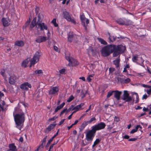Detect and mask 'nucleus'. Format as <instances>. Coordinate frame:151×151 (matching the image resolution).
Wrapping results in <instances>:
<instances>
[{
    "label": "nucleus",
    "mask_w": 151,
    "mask_h": 151,
    "mask_svg": "<svg viewBox=\"0 0 151 151\" xmlns=\"http://www.w3.org/2000/svg\"><path fill=\"white\" fill-rule=\"evenodd\" d=\"M9 147L10 148L9 150H10L12 151H17V150L16 148V147L14 143L10 144L9 145Z\"/></svg>",
    "instance_id": "23"
},
{
    "label": "nucleus",
    "mask_w": 151,
    "mask_h": 151,
    "mask_svg": "<svg viewBox=\"0 0 151 151\" xmlns=\"http://www.w3.org/2000/svg\"><path fill=\"white\" fill-rule=\"evenodd\" d=\"M47 39V37L45 36H39L35 40L36 42L40 43L45 42Z\"/></svg>",
    "instance_id": "15"
},
{
    "label": "nucleus",
    "mask_w": 151,
    "mask_h": 151,
    "mask_svg": "<svg viewBox=\"0 0 151 151\" xmlns=\"http://www.w3.org/2000/svg\"><path fill=\"white\" fill-rule=\"evenodd\" d=\"M80 17L82 23L83 24L85 23V21L86 19V18L84 13H83L82 14L80 15Z\"/></svg>",
    "instance_id": "29"
},
{
    "label": "nucleus",
    "mask_w": 151,
    "mask_h": 151,
    "mask_svg": "<svg viewBox=\"0 0 151 151\" xmlns=\"http://www.w3.org/2000/svg\"><path fill=\"white\" fill-rule=\"evenodd\" d=\"M130 81V80L129 78H127L124 79V83H127Z\"/></svg>",
    "instance_id": "43"
},
{
    "label": "nucleus",
    "mask_w": 151,
    "mask_h": 151,
    "mask_svg": "<svg viewBox=\"0 0 151 151\" xmlns=\"http://www.w3.org/2000/svg\"><path fill=\"white\" fill-rule=\"evenodd\" d=\"M120 59L119 56L116 60L113 61L114 64L115 65L116 67L118 70L119 69V63Z\"/></svg>",
    "instance_id": "16"
},
{
    "label": "nucleus",
    "mask_w": 151,
    "mask_h": 151,
    "mask_svg": "<svg viewBox=\"0 0 151 151\" xmlns=\"http://www.w3.org/2000/svg\"><path fill=\"white\" fill-rule=\"evenodd\" d=\"M66 59L68 61V65L72 66H76L79 65L78 62L76 60L68 56H65Z\"/></svg>",
    "instance_id": "5"
},
{
    "label": "nucleus",
    "mask_w": 151,
    "mask_h": 151,
    "mask_svg": "<svg viewBox=\"0 0 151 151\" xmlns=\"http://www.w3.org/2000/svg\"><path fill=\"white\" fill-rule=\"evenodd\" d=\"M142 86L146 88H151V86H149L147 85L143 84Z\"/></svg>",
    "instance_id": "54"
},
{
    "label": "nucleus",
    "mask_w": 151,
    "mask_h": 151,
    "mask_svg": "<svg viewBox=\"0 0 151 151\" xmlns=\"http://www.w3.org/2000/svg\"><path fill=\"white\" fill-rule=\"evenodd\" d=\"M137 139L136 138H130L129 139H128V141H135L137 140Z\"/></svg>",
    "instance_id": "56"
},
{
    "label": "nucleus",
    "mask_w": 151,
    "mask_h": 151,
    "mask_svg": "<svg viewBox=\"0 0 151 151\" xmlns=\"http://www.w3.org/2000/svg\"><path fill=\"white\" fill-rule=\"evenodd\" d=\"M17 77L14 74L10 76L9 79V83L11 85H14L16 82Z\"/></svg>",
    "instance_id": "12"
},
{
    "label": "nucleus",
    "mask_w": 151,
    "mask_h": 151,
    "mask_svg": "<svg viewBox=\"0 0 151 151\" xmlns=\"http://www.w3.org/2000/svg\"><path fill=\"white\" fill-rule=\"evenodd\" d=\"M37 17H35L31 22L29 29L30 30H32V29L34 27L37 25Z\"/></svg>",
    "instance_id": "19"
},
{
    "label": "nucleus",
    "mask_w": 151,
    "mask_h": 151,
    "mask_svg": "<svg viewBox=\"0 0 151 151\" xmlns=\"http://www.w3.org/2000/svg\"><path fill=\"white\" fill-rule=\"evenodd\" d=\"M126 49L125 47L122 45H116V50L113 54V57L117 56L120 54L123 53Z\"/></svg>",
    "instance_id": "3"
},
{
    "label": "nucleus",
    "mask_w": 151,
    "mask_h": 151,
    "mask_svg": "<svg viewBox=\"0 0 151 151\" xmlns=\"http://www.w3.org/2000/svg\"><path fill=\"white\" fill-rule=\"evenodd\" d=\"M110 51L111 54L115 51L116 45L114 44H111L106 45Z\"/></svg>",
    "instance_id": "17"
},
{
    "label": "nucleus",
    "mask_w": 151,
    "mask_h": 151,
    "mask_svg": "<svg viewBox=\"0 0 151 151\" xmlns=\"http://www.w3.org/2000/svg\"><path fill=\"white\" fill-rule=\"evenodd\" d=\"M40 56V55L38 52L37 51L35 52L33 58L31 60L30 67H31L32 66L34 65L39 61Z\"/></svg>",
    "instance_id": "6"
},
{
    "label": "nucleus",
    "mask_w": 151,
    "mask_h": 151,
    "mask_svg": "<svg viewBox=\"0 0 151 151\" xmlns=\"http://www.w3.org/2000/svg\"><path fill=\"white\" fill-rule=\"evenodd\" d=\"M114 96L117 100H119L120 99V96L122 94L121 91L118 90L114 91Z\"/></svg>",
    "instance_id": "14"
},
{
    "label": "nucleus",
    "mask_w": 151,
    "mask_h": 151,
    "mask_svg": "<svg viewBox=\"0 0 151 151\" xmlns=\"http://www.w3.org/2000/svg\"><path fill=\"white\" fill-rule=\"evenodd\" d=\"M132 59L133 62L137 63V62H138L137 61L139 60L138 55L134 56Z\"/></svg>",
    "instance_id": "34"
},
{
    "label": "nucleus",
    "mask_w": 151,
    "mask_h": 151,
    "mask_svg": "<svg viewBox=\"0 0 151 151\" xmlns=\"http://www.w3.org/2000/svg\"><path fill=\"white\" fill-rule=\"evenodd\" d=\"M143 111H148L149 110L148 108H146L145 107L143 108Z\"/></svg>",
    "instance_id": "62"
},
{
    "label": "nucleus",
    "mask_w": 151,
    "mask_h": 151,
    "mask_svg": "<svg viewBox=\"0 0 151 151\" xmlns=\"http://www.w3.org/2000/svg\"><path fill=\"white\" fill-rule=\"evenodd\" d=\"M147 93L149 95L151 93V88H150V89L147 90Z\"/></svg>",
    "instance_id": "60"
},
{
    "label": "nucleus",
    "mask_w": 151,
    "mask_h": 151,
    "mask_svg": "<svg viewBox=\"0 0 151 151\" xmlns=\"http://www.w3.org/2000/svg\"><path fill=\"white\" fill-rule=\"evenodd\" d=\"M28 61L27 60H25L23 61L22 63V65L23 67L25 68L27 67L28 63Z\"/></svg>",
    "instance_id": "31"
},
{
    "label": "nucleus",
    "mask_w": 151,
    "mask_h": 151,
    "mask_svg": "<svg viewBox=\"0 0 151 151\" xmlns=\"http://www.w3.org/2000/svg\"><path fill=\"white\" fill-rule=\"evenodd\" d=\"M114 93V91H109L108 92L107 94V98H109L112 95L113 93Z\"/></svg>",
    "instance_id": "35"
},
{
    "label": "nucleus",
    "mask_w": 151,
    "mask_h": 151,
    "mask_svg": "<svg viewBox=\"0 0 151 151\" xmlns=\"http://www.w3.org/2000/svg\"><path fill=\"white\" fill-rule=\"evenodd\" d=\"M147 71L150 74H151V68L147 67Z\"/></svg>",
    "instance_id": "64"
},
{
    "label": "nucleus",
    "mask_w": 151,
    "mask_h": 151,
    "mask_svg": "<svg viewBox=\"0 0 151 151\" xmlns=\"http://www.w3.org/2000/svg\"><path fill=\"white\" fill-rule=\"evenodd\" d=\"M122 99L124 100L126 102H129L132 100V98L129 96L128 91L126 90L124 91V93L122 96L121 97Z\"/></svg>",
    "instance_id": "9"
},
{
    "label": "nucleus",
    "mask_w": 151,
    "mask_h": 151,
    "mask_svg": "<svg viewBox=\"0 0 151 151\" xmlns=\"http://www.w3.org/2000/svg\"><path fill=\"white\" fill-rule=\"evenodd\" d=\"M58 117L56 116H54L52 118H50L49 119V121H52L55 120Z\"/></svg>",
    "instance_id": "50"
},
{
    "label": "nucleus",
    "mask_w": 151,
    "mask_h": 151,
    "mask_svg": "<svg viewBox=\"0 0 151 151\" xmlns=\"http://www.w3.org/2000/svg\"><path fill=\"white\" fill-rule=\"evenodd\" d=\"M139 128H140V129H142V127L140 126V125H138L136 126L135 128L134 129L137 131Z\"/></svg>",
    "instance_id": "51"
},
{
    "label": "nucleus",
    "mask_w": 151,
    "mask_h": 151,
    "mask_svg": "<svg viewBox=\"0 0 151 151\" xmlns=\"http://www.w3.org/2000/svg\"><path fill=\"white\" fill-rule=\"evenodd\" d=\"M42 19L40 16L39 15L38 17V19L37 20V25L40 28V29L41 31H43L44 30H47V35L49 34H50V32L48 29V27L46 24L44 23H42Z\"/></svg>",
    "instance_id": "4"
},
{
    "label": "nucleus",
    "mask_w": 151,
    "mask_h": 151,
    "mask_svg": "<svg viewBox=\"0 0 151 151\" xmlns=\"http://www.w3.org/2000/svg\"><path fill=\"white\" fill-rule=\"evenodd\" d=\"M73 34L72 32H70L68 34V41L70 42H71L73 40Z\"/></svg>",
    "instance_id": "25"
},
{
    "label": "nucleus",
    "mask_w": 151,
    "mask_h": 151,
    "mask_svg": "<svg viewBox=\"0 0 151 151\" xmlns=\"http://www.w3.org/2000/svg\"><path fill=\"white\" fill-rule=\"evenodd\" d=\"M116 22L119 24L122 25H129L132 24V22L130 20H127L121 18L117 19Z\"/></svg>",
    "instance_id": "7"
},
{
    "label": "nucleus",
    "mask_w": 151,
    "mask_h": 151,
    "mask_svg": "<svg viewBox=\"0 0 151 151\" xmlns=\"http://www.w3.org/2000/svg\"><path fill=\"white\" fill-rule=\"evenodd\" d=\"M84 105V103H81L80 104L74 107L72 110H76L77 111H79L80 108Z\"/></svg>",
    "instance_id": "27"
},
{
    "label": "nucleus",
    "mask_w": 151,
    "mask_h": 151,
    "mask_svg": "<svg viewBox=\"0 0 151 151\" xmlns=\"http://www.w3.org/2000/svg\"><path fill=\"white\" fill-rule=\"evenodd\" d=\"M65 104V103L64 102H63L60 105L58 106L57 107L55 108V111L54 113H56L59 110H60L61 109L63 108Z\"/></svg>",
    "instance_id": "22"
},
{
    "label": "nucleus",
    "mask_w": 151,
    "mask_h": 151,
    "mask_svg": "<svg viewBox=\"0 0 151 151\" xmlns=\"http://www.w3.org/2000/svg\"><path fill=\"white\" fill-rule=\"evenodd\" d=\"M114 120L116 122H118L119 120V118L117 116H115L114 117Z\"/></svg>",
    "instance_id": "61"
},
{
    "label": "nucleus",
    "mask_w": 151,
    "mask_h": 151,
    "mask_svg": "<svg viewBox=\"0 0 151 151\" xmlns=\"http://www.w3.org/2000/svg\"><path fill=\"white\" fill-rule=\"evenodd\" d=\"M53 139L51 137L48 141L47 143L46 146V147H49L51 142L53 141Z\"/></svg>",
    "instance_id": "36"
},
{
    "label": "nucleus",
    "mask_w": 151,
    "mask_h": 151,
    "mask_svg": "<svg viewBox=\"0 0 151 151\" xmlns=\"http://www.w3.org/2000/svg\"><path fill=\"white\" fill-rule=\"evenodd\" d=\"M5 70L4 69H2L1 70L0 73L1 75L3 77L5 76Z\"/></svg>",
    "instance_id": "45"
},
{
    "label": "nucleus",
    "mask_w": 151,
    "mask_h": 151,
    "mask_svg": "<svg viewBox=\"0 0 151 151\" xmlns=\"http://www.w3.org/2000/svg\"><path fill=\"white\" fill-rule=\"evenodd\" d=\"M56 125V124L55 123L50 124L45 130L44 131L45 132V133H48L51 130L54 128Z\"/></svg>",
    "instance_id": "18"
},
{
    "label": "nucleus",
    "mask_w": 151,
    "mask_h": 151,
    "mask_svg": "<svg viewBox=\"0 0 151 151\" xmlns=\"http://www.w3.org/2000/svg\"><path fill=\"white\" fill-rule=\"evenodd\" d=\"M10 20L9 19H6L5 18H3L2 19V22L3 25L4 27H7L8 26L10 23Z\"/></svg>",
    "instance_id": "20"
},
{
    "label": "nucleus",
    "mask_w": 151,
    "mask_h": 151,
    "mask_svg": "<svg viewBox=\"0 0 151 151\" xmlns=\"http://www.w3.org/2000/svg\"><path fill=\"white\" fill-rule=\"evenodd\" d=\"M65 119H62L59 123L58 124V125L59 126H60L61 124H62L64 123L65 121Z\"/></svg>",
    "instance_id": "52"
},
{
    "label": "nucleus",
    "mask_w": 151,
    "mask_h": 151,
    "mask_svg": "<svg viewBox=\"0 0 151 151\" xmlns=\"http://www.w3.org/2000/svg\"><path fill=\"white\" fill-rule=\"evenodd\" d=\"M115 70V68H110L109 69L110 73H112Z\"/></svg>",
    "instance_id": "44"
},
{
    "label": "nucleus",
    "mask_w": 151,
    "mask_h": 151,
    "mask_svg": "<svg viewBox=\"0 0 151 151\" xmlns=\"http://www.w3.org/2000/svg\"><path fill=\"white\" fill-rule=\"evenodd\" d=\"M35 73L36 74H41L43 73V72L42 70H36L35 71Z\"/></svg>",
    "instance_id": "40"
},
{
    "label": "nucleus",
    "mask_w": 151,
    "mask_h": 151,
    "mask_svg": "<svg viewBox=\"0 0 151 151\" xmlns=\"http://www.w3.org/2000/svg\"><path fill=\"white\" fill-rule=\"evenodd\" d=\"M15 45L19 47H22L24 46V42L22 40L17 41L15 43Z\"/></svg>",
    "instance_id": "24"
},
{
    "label": "nucleus",
    "mask_w": 151,
    "mask_h": 151,
    "mask_svg": "<svg viewBox=\"0 0 151 151\" xmlns=\"http://www.w3.org/2000/svg\"><path fill=\"white\" fill-rule=\"evenodd\" d=\"M107 126L108 127L107 129H109V130H110L112 129L113 127H114V123H112V125H107Z\"/></svg>",
    "instance_id": "39"
},
{
    "label": "nucleus",
    "mask_w": 151,
    "mask_h": 151,
    "mask_svg": "<svg viewBox=\"0 0 151 151\" xmlns=\"http://www.w3.org/2000/svg\"><path fill=\"white\" fill-rule=\"evenodd\" d=\"M14 120L16 125V127L21 130L25 121V114L19 104L17 107L14 108L13 113Z\"/></svg>",
    "instance_id": "2"
},
{
    "label": "nucleus",
    "mask_w": 151,
    "mask_h": 151,
    "mask_svg": "<svg viewBox=\"0 0 151 151\" xmlns=\"http://www.w3.org/2000/svg\"><path fill=\"white\" fill-rule=\"evenodd\" d=\"M59 91L58 87H53L51 88L49 91V94L52 95L58 94V92Z\"/></svg>",
    "instance_id": "13"
},
{
    "label": "nucleus",
    "mask_w": 151,
    "mask_h": 151,
    "mask_svg": "<svg viewBox=\"0 0 151 151\" xmlns=\"http://www.w3.org/2000/svg\"><path fill=\"white\" fill-rule=\"evenodd\" d=\"M81 95H82V98L85 97L86 95H85V93L83 92L82 91L81 92Z\"/></svg>",
    "instance_id": "63"
},
{
    "label": "nucleus",
    "mask_w": 151,
    "mask_h": 151,
    "mask_svg": "<svg viewBox=\"0 0 151 151\" xmlns=\"http://www.w3.org/2000/svg\"><path fill=\"white\" fill-rule=\"evenodd\" d=\"M88 124V122L87 121H85L83 122L81 125L80 126V127L79 128V129L80 130V131H82L85 127Z\"/></svg>",
    "instance_id": "21"
},
{
    "label": "nucleus",
    "mask_w": 151,
    "mask_h": 151,
    "mask_svg": "<svg viewBox=\"0 0 151 151\" xmlns=\"http://www.w3.org/2000/svg\"><path fill=\"white\" fill-rule=\"evenodd\" d=\"M101 139H96L94 142L93 145H92V147H93L96 145L98 144L100 142Z\"/></svg>",
    "instance_id": "32"
},
{
    "label": "nucleus",
    "mask_w": 151,
    "mask_h": 151,
    "mask_svg": "<svg viewBox=\"0 0 151 151\" xmlns=\"http://www.w3.org/2000/svg\"><path fill=\"white\" fill-rule=\"evenodd\" d=\"M106 126L105 123L103 122H101L98 124L93 126L91 129L89 130L86 134L85 140L86 141L85 143L83 140L82 141V146L84 147L90 143L92 141L96 131L104 129Z\"/></svg>",
    "instance_id": "1"
},
{
    "label": "nucleus",
    "mask_w": 151,
    "mask_h": 151,
    "mask_svg": "<svg viewBox=\"0 0 151 151\" xmlns=\"http://www.w3.org/2000/svg\"><path fill=\"white\" fill-rule=\"evenodd\" d=\"M118 80L122 83H124V79L121 78H118Z\"/></svg>",
    "instance_id": "46"
},
{
    "label": "nucleus",
    "mask_w": 151,
    "mask_h": 151,
    "mask_svg": "<svg viewBox=\"0 0 151 151\" xmlns=\"http://www.w3.org/2000/svg\"><path fill=\"white\" fill-rule=\"evenodd\" d=\"M123 137L124 139H129V136L128 135H125L124 136H123Z\"/></svg>",
    "instance_id": "57"
},
{
    "label": "nucleus",
    "mask_w": 151,
    "mask_h": 151,
    "mask_svg": "<svg viewBox=\"0 0 151 151\" xmlns=\"http://www.w3.org/2000/svg\"><path fill=\"white\" fill-rule=\"evenodd\" d=\"M20 103L22 104L24 106V108L25 109V110H26V107L27 106L28 104H27L25 103L23 101L21 102Z\"/></svg>",
    "instance_id": "42"
},
{
    "label": "nucleus",
    "mask_w": 151,
    "mask_h": 151,
    "mask_svg": "<svg viewBox=\"0 0 151 151\" xmlns=\"http://www.w3.org/2000/svg\"><path fill=\"white\" fill-rule=\"evenodd\" d=\"M74 97L72 95H71L67 100V101L68 102H70L72 101L74 99Z\"/></svg>",
    "instance_id": "38"
},
{
    "label": "nucleus",
    "mask_w": 151,
    "mask_h": 151,
    "mask_svg": "<svg viewBox=\"0 0 151 151\" xmlns=\"http://www.w3.org/2000/svg\"><path fill=\"white\" fill-rule=\"evenodd\" d=\"M137 132V131L135 129H133L130 131V133L132 134L134 133H135V132Z\"/></svg>",
    "instance_id": "59"
},
{
    "label": "nucleus",
    "mask_w": 151,
    "mask_h": 151,
    "mask_svg": "<svg viewBox=\"0 0 151 151\" xmlns=\"http://www.w3.org/2000/svg\"><path fill=\"white\" fill-rule=\"evenodd\" d=\"M96 119L95 117H93L91 118L89 121H87L88 124H90L93 121H96Z\"/></svg>",
    "instance_id": "37"
},
{
    "label": "nucleus",
    "mask_w": 151,
    "mask_h": 151,
    "mask_svg": "<svg viewBox=\"0 0 151 151\" xmlns=\"http://www.w3.org/2000/svg\"><path fill=\"white\" fill-rule=\"evenodd\" d=\"M31 88L32 87L31 85L28 82H24L20 86V88L25 91H27L28 90V88L27 87Z\"/></svg>",
    "instance_id": "11"
},
{
    "label": "nucleus",
    "mask_w": 151,
    "mask_h": 151,
    "mask_svg": "<svg viewBox=\"0 0 151 151\" xmlns=\"http://www.w3.org/2000/svg\"><path fill=\"white\" fill-rule=\"evenodd\" d=\"M63 15L64 18L68 21L70 22L75 24H76V21L73 19H73L72 18L71 15L68 12L66 11L63 12Z\"/></svg>",
    "instance_id": "8"
},
{
    "label": "nucleus",
    "mask_w": 151,
    "mask_h": 151,
    "mask_svg": "<svg viewBox=\"0 0 151 151\" xmlns=\"http://www.w3.org/2000/svg\"><path fill=\"white\" fill-rule=\"evenodd\" d=\"M97 40L99 41L102 44L104 45H107V43L103 39L101 38L98 37L97 38Z\"/></svg>",
    "instance_id": "30"
},
{
    "label": "nucleus",
    "mask_w": 151,
    "mask_h": 151,
    "mask_svg": "<svg viewBox=\"0 0 151 151\" xmlns=\"http://www.w3.org/2000/svg\"><path fill=\"white\" fill-rule=\"evenodd\" d=\"M108 35L109 36V40L110 42H113L116 40V37H115L113 35H111L110 33L109 32L108 33Z\"/></svg>",
    "instance_id": "26"
},
{
    "label": "nucleus",
    "mask_w": 151,
    "mask_h": 151,
    "mask_svg": "<svg viewBox=\"0 0 151 151\" xmlns=\"http://www.w3.org/2000/svg\"><path fill=\"white\" fill-rule=\"evenodd\" d=\"M47 136H45L44 138L43 139V140L42 141V143H45L47 139Z\"/></svg>",
    "instance_id": "58"
},
{
    "label": "nucleus",
    "mask_w": 151,
    "mask_h": 151,
    "mask_svg": "<svg viewBox=\"0 0 151 151\" xmlns=\"http://www.w3.org/2000/svg\"><path fill=\"white\" fill-rule=\"evenodd\" d=\"M148 96L147 94H145L143 95L142 97V99H146L147 98Z\"/></svg>",
    "instance_id": "55"
},
{
    "label": "nucleus",
    "mask_w": 151,
    "mask_h": 151,
    "mask_svg": "<svg viewBox=\"0 0 151 151\" xmlns=\"http://www.w3.org/2000/svg\"><path fill=\"white\" fill-rule=\"evenodd\" d=\"M136 100H135V103H137L139 101V96L138 95L137 93H136Z\"/></svg>",
    "instance_id": "48"
},
{
    "label": "nucleus",
    "mask_w": 151,
    "mask_h": 151,
    "mask_svg": "<svg viewBox=\"0 0 151 151\" xmlns=\"http://www.w3.org/2000/svg\"><path fill=\"white\" fill-rule=\"evenodd\" d=\"M59 132V129H58L56 133L52 137V138L54 139L55 137H56L58 135Z\"/></svg>",
    "instance_id": "53"
},
{
    "label": "nucleus",
    "mask_w": 151,
    "mask_h": 151,
    "mask_svg": "<svg viewBox=\"0 0 151 151\" xmlns=\"http://www.w3.org/2000/svg\"><path fill=\"white\" fill-rule=\"evenodd\" d=\"M67 109H64L61 111L60 113V116H61L66 111H67Z\"/></svg>",
    "instance_id": "47"
},
{
    "label": "nucleus",
    "mask_w": 151,
    "mask_h": 151,
    "mask_svg": "<svg viewBox=\"0 0 151 151\" xmlns=\"http://www.w3.org/2000/svg\"><path fill=\"white\" fill-rule=\"evenodd\" d=\"M87 52L88 54L90 53H93V52L92 47L91 46L89 47L87 49Z\"/></svg>",
    "instance_id": "33"
},
{
    "label": "nucleus",
    "mask_w": 151,
    "mask_h": 151,
    "mask_svg": "<svg viewBox=\"0 0 151 151\" xmlns=\"http://www.w3.org/2000/svg\"><path fill=\"white\" fill-rule=\"evenodd\" d=\"M66 70L65 68L62 69L61 70H59V72L61 74H65V72Z\"/></svg>",
    "instance_id": "41"
},
{
    "label": "nucleus",
    "mask_w": 151,
    "mask_h": 151,
    "mask_svg": "<svg viewBox=\"0 0 151 151\" xmlns=\"http://www.w3.org/2000/svg\"><path fill=\"white\" fill-rule=\"evenodd\" d=\"M101 53L102 55L104 57L108 56L111 54L106 46L102 48L101 50Z\"/></svg>",
    "instance_id": "10"
},
{
    "label": "nucleus",
    "mask_w": 151,
    "mask_h": 151,
    "mask_svg": "<svg viewBox=\"0 0 151 151\" xmlns=\"http://www.w3.org/2000/svg\"><path fill=\"white\" fill-rule=\"evenodd\" d=\"M73 105H71L70 106V107L69 108V109L68 110L67 109L66 112L67 113L69 112L71 109H73Z\"/></svg>",
    "instance_id": "49"
},
{
    "label": "nucleus",
    "mask_w": 151,
    "mask_h": 151,
    "mask_svg": "<svg viewBox=\"0 0 151 151\" xmlns=\"http://www.w3.org/2000/svg\"><path fill=\"white\" fill-rule=\"evenodd\" d=\"M139 60L138 61V62H137V63L139 65H140L144 67V65L143 62H144V60L143 59L142 57H141L139 58Z\"/></svg>",
    "instance_id": "28"
}]
</instances>
